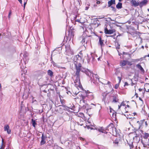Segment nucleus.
<instances>
[{
	"mask_svg": "<svg viewBox=\"0 0 149 149\" xmlns=\"http://www.w3.org/2000/svg\"><path fill=\"white\" fill-rule=\"evenodd\" d=\"M129 135H130V136H134L136 138L137 137V134L135 132H132V133H130L129 134Z\"/></svg>",
	"mask_w": 149,
	"mask_h": 149,
	"instance_id": "5701e85b",
	"label": "nucleus"
},
{
	"mask_svg": "<svg viewBox=\"0 0 149 149\" xmlns=\"http://www.w3.org/2000/svg\"><path fill=\"white\" fill-rule=\"evenodd\" d=\"M139 91H141L142 89L141 88H139Z\"/></svg>",
	"mask_w": 149,
	"mask_h": 149,
	"instance_id": "de8ad7c7",
	"label": "nucleus"
},
{
	"mask_svg": "<svg viewBox=\"0 0 149 149\" xmlns=\"http://www.w3.org/2000/svg\"><path fill=\"white\" fill-rule=\"evenodd\" d=\"M140 61V59H134L132 61L133 62H137L139 61Z\"/></svg>",
	"mask_w": 149,
	"mask_h": 149,
	"instance_id": "bb28decb",
	"label": "nucleus"
},
{
	"mask_svg": "<svg viewBox=\"0 0 149 149\" xmlns=\"http://www.w3.org/2000/svg\"><path fill=\"white\" fill-rule=\"evenodd\" d=\"M125 52H123V54H125Z\"/></svg>",
	"mask_w": 149,
	"mask_h": 149,
	"instance_id": "e2e57ef3",
	"label": "nucleus"
},
{
	"mask_svg": "<svg viewBox=\"0 0 149 149\" xmlns=\"http://www.w3.org/2000/svg\"><path fill=\"white\" fill-rule=\"evenodd\" d=\"M99 41L98 42V45H99L100 46L101 48L102 49V47L104 46V40L102 39L100 37H99Z\"/></svg>",
	"mask_w": 149,
	"mask_h": 149,
	"instance_id": "423d86ee",
	"label": "nucleus"
},
{
	"mask_svg": "<svg viewBox=\"0 0 149 149\" xmlns=\"http://www.w3.org/2000/svg\"><path fill=\"white\" fill-rule=\"evenodd\" d=\"M142 47L143 48H144V46H142Z\"/></svg>",
	"mask_w": 149,
	"mask_h": 149,
	"instance_id": "052dcab7",
	"label": "nucleus"
},
{
	"mask_svg": "<svg viewBox=\"0 0 149 149\" xmlns=\"http://www.w3.org/2000/svg\"><path fill=\"white\" fill-rule=\"evenodd\" d=\"M142 143L144 147L147 148H149V145L146 143H145L144 142H143V141H142Z\"/></svg>",
	"mask_w": 149,
	"mask_h": 149,
	"instance_id": "4be33fe9",
	"label": "nucleus"
},
{
	"mask_svg": "<svg viewBox=\"0 0 149 149\" xmlns=\"http://www.w3.org/2000/svg\"><path fill=\"white\" fill-rule=\"evenodd\" d=\"M26 1H27V0H25L24 3V8L25 7L26 4Z\"/></svg>",
	"mask_w": 149,
	"mask_h": 149,
	"instance_id": "473e14b6",
	"label": "nucleus"
},
{
	"mask_svg": "<svg viewBox=\"0 0 149 149\" xmlns=\"http://www.w3.org/2000/svg\"><path fill=\"white\" fill-rule=\"evenodd\" d=\"M90 6V4L89 3L86 4V6L85 7V10H87L88 9Z\"/></svg>",
	"mask_w": 149,
	"mask_h": 149,
	"instance_id": "b1692460",
	"label": "nucleus"
},
{
	"mask_svg": "<svg viewBox=\"0 0 149 149\" xmlns=\"http://www.w3.org/2000/svg\"><path fill=\"white\" fill-rule=\"evenodd\" d=\"M100 3V1H97L96 3L97 4H99Z\"/></svg>",
	"mask_w": 149,
	"mask_h": 149,
	"instance_id": "58836bf2",
	"label": "nucleus"
},
{
	"mask_svg": "<svg viewBox=\"0 0 149 149\" xmlns=\"http://www.w3.org/2000/svg\"><path fill=\"white\" fill-rule=\"evenodd\" d=\"M135 95H136V97H138V95L136 93H135Z\"/></svg>",
	"mask_w": 149,
	"mask_h": 149,
	"instance_id": "79ce46f5",
	"label": "nucleus"
},
{
	"mask_svg": "<svg viewBox=\"0 0 149 149\" xmlns=\"http://www.w3.org/2000/svg\"><path fill=\"white\" fill-rule=\"evenodd\" d=\"M48 74L51 77L53 76V72L50 70H49L47 71Z\"/></svg>",
	"mask_w": 149,
	"mask_h": 149,
	"instance_id": "a211bd4d",
	"label": "nucleus"
},
{
	"mask_svg": "<svg viewBox=\"0 0 149 149\" xmlns=\"http://www.w3.org/2000/svg\"><path fill=\"white\" fill-rule=\"evenodd\" d=\"M136 67L138 68L142 72L144 73L145 72L144 70L140 65L137 64L136 65Z\"/></svg>",
	"mask_w": 149,
	"mask_h": 149,
	"instance_id": "9d476101",
	"label": "nucleus"
},
{
	"mask_svg": "<svg viewBox=\"0 0 149 149\" xmlns=\"http://www.w3.org/2000/svg\"><path fill=\"white\" fill-rule=\"evenodd\" d=\"M113 37V36H107V37Z\"/></svg>",
	"mask_w": 149,
	"mask_h": 149,
	"instance_id": "5fc2aeb1",
	"label": "nucleus"
},
{
	"mask_svg": "<svg viewBox=\"0 0 149 149\" xmlns=\"http://www.w3.org/2000/svg\"><path fill=\"white\" fill-rule=\"evenodd\" d=\"M133 139H134L135 138V137L134 136L133 137Z\"/></svg>",
	"mask_w": 149,
	"mask_h": 149,
	"instance_id": "680f3d73",
	"label": "nucleus"
},
{
	"mask_svg": "<svg viewBox=\"0 0 149 149\" xmlns=\"http://www.w3.org/2000/svg\"><path fill=\"white\" fill-rule=\"evenodd\" d=\"M86 74L88 76L90 77V79L92 81H96L97 80L99 79V77L97 74H94L92 73L91 72L88 70H85Z\"/></svg>",
	"mask_w": 149,
	"mask_h": 149,
	"instance_id": "7ed1b4c3",
	"label": "nucleus"
},
{
	"mask_svg": "<svg viewBox=\"0 0 149 149\" xmlns=\"http://www.w3.org/2000/svg\"><path fill=\"white\" fill-rule=\"evenodd\" d=\"M79 95L80 96V103L81 104V105L84 108H86L88 106V104L86 103V101L84 100L86 97H87L86 95V93H84L79 92Z\"/></svg>",
	"mask_w": 149,
	"mask_h": 149,
	"instance_id": "f03ea898",
	"label": "nucleus"
},
{
	"mask_svg": "<svg viewBox=\"0 0 149 149\" xmlns=\"http://www.w3.org/2000/svg\"><path fill=\"white\" fill-rule=\"evenodd\" d=\"M88 56V58H87V61L88 63H89L90 61V57H89Z\"/></svg>",
	"mask_w": 149,
	"mask_h": 149,
	"instance_id": "2f4dec72",
	"label": "nucleus"
},
{
	"mask_svg": "<svg viewBox=\"0 0 149 149\" xmlns=\"http://www.w3.org/2000/svg\"><path fill=\"white\" fill-rule=\"evenodd\" d=\"M74 36V33L72 32H70L69 33L68 36L70 38V39L71 38H73Z\"/></svg>",
	"mask_w": 149,
	"mask_h": 149,
	"instance_id": "aec40b11",
	"label": "nucleus"
},
{
	"mask_svg": "<svg viewBox=\"0 0 149 149\" xmlns=\"http://www.w3.org/2000/svg\"><path fill=\"white\" fill-rule=\"evenodd\" d=\"M119 86V83H118V84H116L115 86V89H117Z\"/></svg>",
	"mask_w": 149,
	"mask_h": 149,
	"instance_id": "c756f323",
	"label": "nucleus"
},
{
	"mask_svg": "<svg viewBox=\"0 0 149 149\" xmlns=\"http://www.w3.org/2000/svg\"><path fill=\"white\" fill-rule=\"evenodd\" d=\"M139 100H141V101H142V100L141 98V97H139Z\"/></svg>",
	"mask_w": 149,
	"mask_h": 149,
	"instance_id": "864d4df0",
	"label": "nucleus"
},
{
	"mask_svg": "<svg viewBox=\"0 0 149 149\" xmlns=\"http://www.w3.org/2000/svg\"><path fill=\"white\" fill-rule=\"evenodd\" d=\"M98 131H99L100 132H101L102 133H105V131L102 128V127L100 128L99 129H97Z\"/></svg>",
	"mask_w": 149,
	"mask_h": 149,
	"instance_id": "6ab92c4d",
	"label": "nucleus"
},
{
	"mask_svg": "<svg viewBox=\"0 0 149 149\" xmlns=\"http://www.w3.org/2000/svg\"><path fill=\"white\" fill-rule=\"evenodd\" d=\"M91 105H94V106H96V104H93V103H92V104H91Z\"/></svg>",
	"mask_w": 149,
	"mask_h": 149,
	"instance_id": "09e8293b",
	"label": "nucleus"
},
{
	"mask_svg": "<svg viewBox=\"0 0 149 149\" xmlns=\"http://www.w3.org/2000/svg\"><path fill=\"white\" fill-rule=\"evenodd\" d=\"M31 123L33 126L35 127H36V125L37 124L36 121L32 119L31 120Z\"/></svg>",
	"mask_w": 149,
	"mask_h": 149,
	"instance_id": "412c9836",
	"label": "nucleus"
},
{
	"mask_svg": "<svg viewBox=\"0 0 149 149\" xmlns=\"http://www.w3.org/2000/svg\"><path fill=\"white\" fill-rule=\"evenodd\" d=\"M118 78L119 80L118 83L120 84V82H121V77H118Z\"/></svg>",
	"mask_w": 149,
	"mask_h": 149,
	"instance_id": "cd10ccee",
	"label": "nucleus"
},
{
	"mask_svg": "<svg viewBox=\"0 0 149 149\" xmlns=\"http://www.w3.org/2000/svg\"><path fill=\"white\" fill-rule=\"evenodd\" d=\"M144 58L143 57H142L140 58H139V59H140V60H143V59Z\"/></svg>",
	"mask_w": 149,
	"mask_h": 149,
	"instance_id": "37998d69",
	"label": "nucleus"
},
{
	"mask_svg": "<svg viewBox=\"0 0 149 149\" xmlns=\"http://www.w3.org/2000/svg\"><path fill=\"white\" fill-rule=\"evenodd\" d=\"M1 85L0 84V89L1 88Z\"/></svg>",
	"mask_w": 149,
	"mask_h": 149,
	"instance_id": "4d7b16f0",
	"label": "nucleus"
},
{
	"mask_svg": "<svg viewBox=\"0 0 149 149\" xmlns=\"http://www.w3.org/2000/svg\"><path fill=\"white\" fill-rule=\"evenodd\" d=\"M122 1V0H119V2H121Z\"/></svg>",
	"mask_w": 149,
	"mask_h": 149,
	"instance_id": "bf43d9fd",
	"label": "nucleus"
},
{
	"mask_svg": "<svg viewBox=\"0 0 149 149\" xmlns=\"http://www.w3.org/2000/svg\"><path fill=\"white\" fill-rule=\"evenodd\" d=\"M143 137L144 139H149V134L145 133L144 134V135L143 136Z\"/></svg>",
	"mask_w": 149,
	"mask_h": 149,
	"instance_id": "dca6fc26",
	"label": "nucleus"
},
{
	"mask_svg": "<svg viewBox=\"0 0 149 149\" xmlns=\"http://www.w3.org/2000/svg\"><path fill=\"white\" fill-rule=\"evenodd\" d=\"M131 3L132 4L135 6H136L139 5V3L137 2L136 1L134 0H132Z\"/></svg>",
	"mask_w": 149,
	"mask_h": 149,
	"instance_id": "9b49d317",
	"label": "nucleus"
},
{
	"mask_svg": "<svg viewBox=\"0 0 149 149\" xmlns=\"http://www.w3.org/2000/svg\"><path fill=\"white\" fill-rule=\"evenodd\" d=\"M86 95L87 97H88L91 100L93 99L94 98V96L93 93L89 92L88 93H86Z\"/></svg>",
	"mask_w": 149,
	"mask_h": 149,
	"instance_id": "0eeeda50",
	"label": "nucleus"
},
{
	"mask_svg": "<svg viewBox=\"0 0 149 149\" xmlns=\"http://www.w3.org/2000/svg\"><path fill=\"white\" fill-rule=\"evenodd\" d=\"M52 63L54 66L58 67V64L55 63L54 62L52 61Z\"/></svg>",
	"mask_w": 149,
	"mask_h": 149,
	"instance_id": "393cba45",
	"label": "nucleus"
},
{
	"mask_svg": "<svg viewBox=\"0 0 149 149\" xmlns=\"http://www.w3.org/2000/svg\"><path fill=\"white\" fill-rule=\"evenodd\" d=\"M148 10L149 11V8L148 9Z\"/></svg>",
	"mask_w": 149,
	"mask_h": 149,
	"instance_id": "338daca9",
	"label": "nucleus"
},
{
	"mask_svg": "<svg viewBox=\"0 0 149 149\" xmlns=\"http://www.w3.org/2000/svg\"><path fill=\"white\" fill-rule=\"evenodd\" d=\"M18 1L21 4H22V0H18Z\"/></svg>",
	"mask_w": 149,
	"mask_h": 149,
	"instance_id": "a19ab883",
	"label": "nucleus"
},
{
	"mask_svg": "<svg viewBox=\"0 0 149 149\" xmlns=\"http://www.w3.org/2000/svg\"><path fill=\"white\" fill-rule=\"evenodd\" d=\"M136 86H134V87H135V89L136 88Z\"/></svg>",
	"mask_w": 149,
	"mask_h": 149,
	"instance_id": "69168bd1",
	"label": "nucleus"
},
{
	"mask_svg": "<svg viewBox=\"0 0 149 149\" xmlns=\"http://www.w3.org/2000/svg\"><path fill=\"white\" fill-rule=\"evenodd\" d=\"M122 106L121 105V104L120 105H118V109H120V107L121 106Z\"/></svg>",
	"mask_w": 149,
	"mask_h": 149,
	"instance_id": "a18cd8bd",
	"label": "nucleus"
},
{
	"mask_svg": "<svg viewBox=\"0 0 149 149\" xmlns=\"http://www.w3.org/2000/svg\"><path fill=\"white\" fill-rule=\"evenodd\" d=\"M11 10H10L9 12V14H8V17L9 18H10V15L11 14Z\"/></svg>",
	"mask_w": 149,
	"mask_h": 149,
	"instance_id": "7c9ffc66",
	"label": "nucleus"
},
{
	"mask_svg": "<svg viewBox=\"0 0 149 149\" xmlns=\"http://www.w3.org/2000/svg\"><path fill=\"white\" fill-rule=\"evenodd\" d=\"M144 89L145 91H146L147 92H149V89H146L145 88H144Z\"/></svg>",
	"mask_w": 149,
	"mask_h": 149,
	"instance_id": "f704fd0d",
	"label": "nucleus"
},
{
	"mask_svg": "<svg viewBox=\"0 0 149 149\" xmlns=\"http://www.w3.org/2000/svg\"><path fill=\"white\" fill-rule=\"evenodd\" d=\"M116 7L118 9H120L122 8V3L119 2L116 5Z\"/></svg>",
	"mask_w": 149,
	"mask_h": 149,
	"instance_id": "f3484780",
	"label": "nucleus"
},
{
	"mask_svg": "<svg viewBox=\"0 0 149 149\" xmlns=\"http://www.w3.org/2000/svg\"><path fill=\"white\" fill-rule=\"evenodd\" d=\"M113 4H115V0H111L108 2V6L110 7Z\"/></svg>",
	"mask_w": 149,
	"mask_h": 149,
	"instance_id": "ddd939ff",
	"label": "nucleus"
},
{
	"mask_svg": "<svg viewBox=\"0 0 149 149\" xmlns=\"http://www.w3.org/2000/svg\"><path fill=\"white\" fill-rule=\"evenodd\" d=\"M66 51L67 52L66 54L69 55L70 53H71V50L70 49V47L69 46H68L65 47Z\"/></svg>",
	"mask_w": 149,
	"mask_h": 149,
	"instance_id": "1a4fd4ad",
	"label": "nucleus"
},
{
	"mask_svg": "<svg viewBox=\"0 0 149 149\" xmlns=\"http://www.w3.org/2000/svg\"><path fill=\"white\" fill-rule=\"evenodd\" d=\"M108 83H110V82L109 81H108Z\"/></svg>",
	"mask_w": 149,
	"mask_h": 149,
	"instance_id": "774afa93",
	"label": "nucleus"
},
{
	"mask_svg": "<svg viewBox=\"0 0 149 149\" xmlns=\"http://www.w3.org/2000/svg\"><path fill=\"white\" fill-rule=\"evenodd\" d=\"M117 101V99L116 97H113V102H116Z\"/></svg>",
	"mask_w": 149,
	"mask_h": 149,
	"instance_id": "a878e982",
	"label": "nucleus"
},
{
	"mask_svg": "<svg viewBox=\"0 0 149 149\" xmlns=\"http://www.w3.org/2000/svg\"><path fill=\"white\" fill-rule=\"evenodd\" d=\"M113 112H114V111L111 109H110V114L111 115H112V117L113 118L115 117L116 118V113H114Z\"/></svg>",
	"mask_w": 149,
	"mask_h": 149,
	"instance_id": "f8f14e48",
	"label": "nucleus"
},
{
	"mask_svg": "<svg viewBox=\"0 0 149 149\" xmlns=\"http://www.w3.org/2000/svg\"><path fill=\"white\" fill-rule=\"evenodd\" d=\"M134 85V84H133V83H132L131 84V85H132V86H133Z\"/></svg>",
	"mask_w": 149,
	"mask_h": 149,
	"instance_id": "6e6d98bb",
	"label": "nucleus"
},
{
	"mask_svg": "<svg viewBox=\"0 0 149 149\" xmlns=\"http://www.w3.org/2000/svg\"><path fill=\"white\" fill-rule=\"evenodd\" d=\"M80 139L81 140H84V139L81 137H80Z\"/></svg>",
	"mask_w": 149,
	"mask_h": 149,
	"instance_id": "c03bdc74",
	"label": "nucleus"
},
{
	"mask_svg": "<svg viewBox=\"0 0 149 149\" xmlns=\"http://www.w3.org/2000/svg\"><path fill=\"white\" fill-rule=\"evenodd\" d=\"M149 57V54L148 55H145V56H144V58H146V57ZM148 60L149 61V58L148 59Z\"/></svg>",
	"mask_w": 149,
	"mask_h": 149,
	"instance_id": "c9c22d12",
	"label": "nucleus"
},
{
	"mask_svg": "<svg viewBox=\"0 0 149 149\" xmlns=\"http://www.w3.org/2000/svg\"><path fill=\"white\" fill-rule=\"evenodd\" d=\"M81 55L78 54L75 56L73 58V63L75 65L76 71L74 75V83L75 86L77 87H80L81 86L80 80L79 73L81 71V64L84 62V59H83V55L81 52L79 53Z\"/></svg>",
	"mask_w": 149,
	"mask_h": 149,
	"instance_id": "f257e3e1",
	"label": "nucleus"
},
{
	"mask_svg": "<svg viewBox=\"0 0 149 149\" xmlns=\"http://www.w3.org/2000/svg\"><path fill=\"white\" fill-rule=\"evenodd\" d=\"M121 104V106H125V104L124 103V102H122L121 103V104Z\"/></svg>",
	"mask_w": 149,
	"mask_h": 149,
	"instance_id": "72a5a7b5",
	"label": "nucleus"
},
{
	"mask_svg": "<svg viewBox=\"0 0 149 149\" xmlns=\"http://www.w3.org/2000/svg\"><path fill=\"white\" fill-rule=\"evenodd\" d=\"M45 137H44V134H42V136L41 137V139L42 140L41 141L40 144L41 145H42L44 144L45 143Z\"/></svg>",
	"mask_w": 149,
	"mask_h": 149,
	"instance_id": "6e6552de",
	"label": "nucleus"
},
{
	"mask_svg": "<svg viewBox=\"0 0 149 149\" xmlns=\"http://www.w3.org/2000/svg\"><path fill=\"white\" fill-rule=\"evenodd\" d=\"M130 147L131 148H133V144H132H132H130Z\"/></svg>",
	"mask_w": 149,
	"mask_h": 149,
	"instance_id": "4c0bfd02",
	"label": "nucleus"
},
{
	"mask_svg": "<svg viewBox=\"0 0 149 149\" xmlns=\"http://www.w3.org/2000/svg\"><path fill=\"white\" fill-rule=\"evenodd\" d=\"M121 54H120V53H119V56H120Z\"/></svg>",
	"mask_w": 149,
	"mask_h": 149,
	"instance_id": "0e129e2a",
	"label": "nucleus"
},
{
	"mask_svg": "<svg viewBox=\"0 0 149 149\" xmlns=\"http://www.w3.org/2000/svg\"><path fill=\"white\" fill-rule=\"evenodd\" d=\"M77 124H78V125H83L82 124H80H80H79V123L78 122L77 123Z\"/></svg>",
	"mask_w": 149,
	"mask_h": 149,
	"instance_id": "603ef678",
	"label": "nucleus"
},
{
	"mask_svg": "<svg viewBox=\"0 0 149 149\" xmlns=\"http://www.w3.org/2000/svg\"><path fill=\"white\" fill-rule=\"evenodd\" d=\"M127 61L124 60L123 61H121L120 62V65L121 66H124L126 65Z\"/></svg>",
	"mask_w": 149,
	"mask_h": 149,
	"instance_id": "4468645a",
	"label": "nucleus"
},
{
	"mask_svg": "<svg viewBox=\"0 0 149 149\" xmlns=\"http://www.w3.org/2000/svg\"><path fill=\"white\" fill-rule=\"evenodd\" d=\"M116 31L115 29L108 30L107 27L104 28V33L106 34H111L115 32Z\"/></svg>",
	"mask_w": 149,
	"mask_h": 149,
	"instance_id": "20e7f679",
	"label": "nucleus"
},
{
	"mask_svg": "<svg viewBox=\"0 0 149 149\" xmlns=\"http://www.w3.org/2000/svg\"><path fill=\"white\" fill-rule=\"evenodd\" d=\"M128 84L127 82H125L124 84V86H128Z\"/></svg>",
	"mask_w": 149,
	"mask_h": 149,
	"instance_id": "e433bc0d",
	"label": "nucleus"
},
{
	"mask_svg": "<svg viewBox=\"0 0 149 149\" xmlns=\"http://www.w3.org/2000/svg\"><path fill=\"white\" fill-rule=\"evenodd\" d=\"M4 131H6L8 134H10L11 133V131L10 129L9 126L8 125H4Z\"/></svg>",
	"mask_w": 149,
	"mask_h": 149,
	"instance_id": "39448f33",
	"label": "nucleus"
},
{
	"mask_svg": "<svg viewBox=\"0 0 149 149\" xmlns=\"http://www.w3.org/2000/svg\"><path fill=\"white\" fill-rule=\"evenodd\" d=\"M76 21L77 22H80V20H79V19H78L77 20H76Z\"/></svg>",
	"mask_w": 149,
	"mask_h": 149,
	"instance_id": "49530a36",
	"label": "nucleus"
},
{
	"mask_svg": "<svg viewBox=\"0 0 149 149\" xmlns=\"http://www.w3.org/2000/svg\"><path fill=\"white\" fill-rule=\"evenodd\" d=\"M147 2L148 1L147 0H143L140 3H139V5L141 6H143V5H145L147 3Z\"/></svg>",
	"mask_w": 149,
	"mask_h": 149,
	"instance_id": "2eb2a0df",
	"label": "nucleus"
},
{
	"mask_svg": "<svg viewBox=\"0 0 149 149\" xmlns=\"http://www.w3.org/2000/svg\"><path fill=\"white\" fill-rule=\"evenodd\" d=\"M113 126V124L112 123H110L108 126V128L111 127V128H112Z\"/></svg>",
	"mask_w": 149,
	"mask_h": 149,
	"instance_id": "c85d7f7f",
	"label": "nucleus"
},
{
	"mask_svg": "<svg viewBox=\"0 0 149 149\" xmlns=\"http://www.w3.org/2000/svg\"><path fill=\"white\" fill-rule=\"evenodd\" d=\"M145 125L146 126H147L148 125L147 123V121H145Z\"/></svg>",
	"mask_w": 149,
	"mask_h": 149,
	"instance_id": "ea45409f",
	"label": "nucleus"
},
{
	"mask_svg": "<svg viewBox=\"0 0 149 149\" xmlns=\"http://www.w3.org/2000/svg\"><path fill=\"white\" fill-rule=\"evenodd\" d=\"M134 115V116H135L136 114V113H132Z\"/></svg>",
	"mask_w": 149,
	"mask_h": 149,
	"instance_id": "8fccbe9b",
	"label": "nucleus"
},
{
	"mask_svg": "<svg viewBox=\"0 0 149 149\" xmlns=\"http://www.w3.org/2000/svg\"><path fill=\"white\" fill-rule=\"evenodd\" d=\"M21 68L22 69H23L24 67H22L21 66Z\"/></svg>",
	"mask_w": 149,
	"mask_h": 149,
	"instance_id": "13d9d810",
	"label": "nucleus"
},
{
	"mask_svg": "<svg viewBox=\"0 0 149 149\" xmlns=\"http://www.w3.org/2000/svg\"><path fill=\"white\" fill-rule=\"evenodd\" d=\"M82 42H85V40H84V39H83L82 40Z\"/></svg>",
	"mask_w": 149,
	"mask_h": 149,
	"instance_id": "3c124183",
	"label": "nucleus"
}]
</instances>
